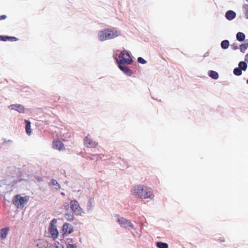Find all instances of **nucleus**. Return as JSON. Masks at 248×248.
<instances>
[{"mask_svg": "<svg viewBox=\"0 0 248 248\" xmlns=\"http://www.w3.org/2000/svg\"><path fill=\"white\" fill-rule=\"evenodd\" d=\"M53 148L59 151H62L64 149L63 143L59 140H54L52 142Z\"/></svg>", "mask_w": 248, "mask_h": 248, "instance_id": "obj_9", "label": "nucleus"}, {"mask_svg": "<svg viewBox=\"0 0 248 248\" xmlns=\"http://www.w3.org/2000/svg\"><path fill=\"white\" fill-rule=\"evenodd\" d=\"M0 41H1V35H0Z\"/></svg>", "mask_w": 248, "mask_h": 248, "instance_id": "obj_40", "label": "nucleus"}, {"mask_svg": "<svg viewBox=\"0 0 248 248\" xmlns=\"http://www.w3.org/2000/svg\"><path fill=\"white\" fill-rule=\"evenodd\" d=\"M57 222V219H55V218H53L50 222V224H49V227H53V226H55L54 225V223H56Z\"/></svg>", "mask_w": 248, "mask_h": 248, "instance_id": "obj_32", "label": "nucleus"}, {"mask_svg": "<svg viewBox=\"0 0 248 248\" xmlns=\"http://www.w3.org/2000/svg\"><path fill=\"white\" fill-rule=\"evenodd\" d=\"M221 241H222V242H224V240H221Z\"/></svg>", "mask_w": 248, "mask_h": 248, "instance_id": "obj_42", "label": "nucleus"}, {"mask_svg": "<svg viewBox=\"0 0 248 248\" xmlns=\"http://www.w3.org/2000/svg\"><path fill=\"white\" fill-rule=\"evenodd\" d=\"M117 217V221L122 228L127 229L130 227L132 229L134 228L133 224L129 220H128L123 217H120L119 215L115 216Z\"/></svg>", "mask_w": 248, "mask_h": 248, "instance_id": "obj_5", "label": "nucleus"}, {"mask_svg": "<svg viewBox=\"0 0 248 248\" xmlns=\"http://www.w3.org/2000/svg\"><path fill=\"white\" fill-rule=\"evenodd\" d=\"M29 200L28 196L22 197L19 195H16L13 200V203L18 208H23Z\"/></svg>", "mask_w": 248, "mask_h": 248, "instance_id": "obj_4", "label": "nucleus"}, {"mask_svg": "<svg viewBox=\"0 0 248 248\" xmlns=\"http://www.w3.org/2000/svg\"><path fill=\"white\" fill-rule=\"evenodd\" d=\"M49 186H54V187L52 188V190H58L61 188L60 185L54 179L51 180L50 182L49 183Z\"/></svg>", "mask_w": 248, "mask_h": 248, "instance_id": "obj_14", "label": "nucleus"}, {"mask_svg": "<svg viewBox=\"0 0 248 248\" xmlns=\"http://www.w3.org/2000/svg\"><path fill=\"white\" fill-rule=\"evenodd\" d=\"M233 73L236 76H240L242 74V71L238 67L233 69Z\"/></svg>", "mask_w": 248, "mask_h": 248, "instance_id": "obj_24", "label": "nucleus"}, {"mask_svg": "<svg viewBox=\"0 0 248 248\" xmlns=\"http://www.w3.org/2000/svg\"><path fill=\"white\" fill-rule=\"evenodd\" d=\"M9 108H10L12 110L17 111L18 112L20 113H25L24 107L21 104H12L9 106Z\"/></svg>", "mask_w": 248, "mask_h": 248, "instance_id": "obj_8", "label": "nucleus"}, {"mask_svg": "<svg viewBox=\"0 0 248 248\" xmlns=\"http://www.w3.org/2000/svg\"><path fill=\"white\" fill-rule=\"evenodd\" d=\"M6 18V16L3 15L0 16V20L5 19Z\"/></svg>", "mask_w": 248, "mask_h": 248, "instance_id": "obj_35", "label": "nucleus"}, {"mask_svg": "<svg viewBox=\"0 0 248 248\" xmlns=\"http://www.w3.org/2000/svg\"><path fill=\"white\" fill-rule=\"evenodd\" d=\"M93 205H92V199H90L87 202V210L88 212H89L92 210Z\"/></svg>", "mask_w": 248, "mask_h": 248, "instance_id": "obj_26", "label": "nucleus"}, {"mask_svg": "<svg viewBox=\"0 0 248 248\" xmlns=\"http://www.w3.org/2000/svg\"><path fill=\"white\" fill-rule=\"evenodd\" d=\"M244 62H248V53H247L246 55H245V61Z\"/></svg>", "mask_w": 248, "mask_h": 248, "instance_id": "obj_37", "label": "nucleus"}, {"mask_svg": "<svg viewBox=\"0 0 248 248\" xmlns=\"http://www.w3.org/2000/svg\"><path fill=\"white\" fill-rule=\"evenodd\" d=\"M236 38L238 41L241 42L245 41L246 35L243 32H238L236 34Z\"/></svg>", "mask_w": 248, "mask_h": 248, "instance_id": "obj_17", "label": "nucleus"}, {"mask_svg": "<svg viewBox=\"0 0 248 248\" xmlns=\"http://www.w3.org/2000/svg\"><path fill=\"white\" fill-rule=\"evenodd\" d=\"M232 49L233 50H236L238 49V45L236 43H233L231 45Z\"/></svg>", "mask_w": 248, "mask_h": 248, "instance_id": "obj_30", "label": "nucleus"}, {"mask_svg": "<svg viewBox=\"0 0 248 248\" xmlns=\"http://www.w3.org/2000/svg\"><path fill=\"white\" fill-rule=\"evenodd\" d=\"M230 46V42L228 40H224L221 42L220 46L223 49H227Z\"/></svg>", "mask_w": 248, "mask_h": 248, "instance_id": "obj_20", "label": "nucleus"}, {"mask_svg": "<svg viewBox=\"0 0 248 248\" xmlns=\"http://www.w3.org/2000/svg\"><path fill=\"white\" fill-rule=\"evenodd\" d=\"M70 208L73 213L76 215H81L82 212V208L80 207L78 202L76 200H72L70 202Z\"/></svg>", "mask_w": 248, "mask_h": 248, "instance_id": "obj_6", "label": "nucleus"}, {"mask_svg": "<svg viewBox=\"0 0 248 248\" xmlns=\"http://www.w3.org/2000/svg\"><path fill=\"white\" fill-rule=\"evenodd\" d=\"M248 48V46L247 44H245V43L241 44L239 46L240 51L243 53L245 52Z\"/></svg>", "mask_w": 248, "mask_h": 248, "instance_id": "obj_25", "label": "nucleus"}, {"mask_svg": "<svg viewBox=\"0 0 248 248\" xmlns=\"http://www.w3.org/2000/svg\"><path fill=\"white\" fill-rule=\"evenodd\" d=\"M238 67L242 70L245 71L248 67V64L246 62L241 61L238 63Z\"/></svg>", "mask_w": 248, "mask_h": 248, "instance_id": "obj_19", "label": "nucleus"}, {"mask_svg": "<svg viewBox=\"0 0 248 248\" xmlns=\"http://www.w3.org/2000/svg\"><path fill=\"white\" fill-rule=\"evenodd\" d=\"M63 206L67 209L69 208V204L68 203L65 202L63 204Z\"/></svg>", "mask_w": 248, "mask_h": 248, "instance_id": "obj_36", "label": "nucleus"}, {"mask_svg": "<svg viewBox=\"0 0 248 248\" xmlns=\"http://www.w3.org/2000/svg\"><path fill=\"white\" fill-rule=\"evenodd\" d=\"M74 241L72 238H67L65 241L66 246H68V244H74Z\"/></svg>", "mask_w": 248, "mask_h": 248, "instance_id": "obj_29", "label": "nucleus"}, {"mask_svg": "<svg viewBox=\"0 0 248 248\" xmlns=\"http://www.w3.org/2000/svg\"><path fill=\"white\" fill-rule=\"evenodd\" d=\"M242 9L246 19H248V4H244L242 6Z\"/></svg>", "mask_w": 248, "mask_h": 248, "instance_id": "obj_22", "label": "nucleus"}, {"mask_svg": "<svg viewBox=\"0 0 248 248\" xmlns=\"http://www.w3.org/2000/svg\"><path fill=\"white\" fill-rule=\"evenodd\" d=\"M156 247L158 248H168L169 245L167 243L162 242H157Z\"/></svg>", "mask_w": 248, "mask_h": 248, "instance_id": "obj_23", "label": "nucleus"}, {"mask_svg": "<svg viewBox=\"0 0 248 248\" xmlns=\"http://www.w3.org/2000/svg\"><path fill=\"white\" fill-rule=\"evenodd\" d=\"M73 226L71 224L68 223H65L63 224L62 226V231L64 234L66 233L70 234L73 232Z\"/></svg>", "mask_w": 248, "mask_h": 248, "instance_id": "obj_10", "label": "nucleus"}, {"mask_svg": "<svg viewBox=\"0 0 248 248\" xmlns=\"http://www.w3.org/2000/svg\"><path fill=\"white\" fill-rule=\"evenodd\" d=\"M131 193L132 195L140 199H153L154 197L151 188L141 185L133 186Z\"/></svg>", "mask_w": 248, "mask_h": 248, "instance_id": "obj_2", "label": "nucleus"}, {"mask_svg": "<svg viewBox=\"0 0 248 248\" xmlns=\"http://www.w3.org/2000/svg\"><path fill=\"white\" fill-rule=\"evenodd\" d=\"M9 231V227H5L2 228L0 230V239L3 240L5 239L8 234V232Z\"/></svg>", "mask_w": 248, "mask_h": 248, "instance_id": "obj_13", "label": "nucleus"}, {"mask_svg": "<svg viewBox=\"0 0 248 248\" xmlns=\"http://www.w3.org/2000/svg\"><path fill=\"white\" fill-rule=\"evenodd\" d=\"M137 62H138V63L142 64H144L147 63V62L141 57H139L138 58Z\"/></svg>", "mask_w": 248, "mask_h": 248, "instance_id": "obj_28", "label": "nucleus"}, {"mask_svg": "<svg viewBox=\"0 0 248 248\" xmlns=\"http://www.w3.org/2000/svg\"><path fill=\"white\" fill-rule=\"evenodd\" d=\"M236 13L231 10L227 11L225 15V18L229 21L232 20L236 17Z\"/></svg>", "mask_w": 248, "mask_h": 248, "instance_id": "obj_11", "label": "nucleus"}, {"mask_svg": "<svg viewBox=\"0 0 248 248\" xmlns=\"http://www.w3.org/2000/svg\"><path fill=\"white\" fill-rule=\"evenodd\" d=\"M7 38H8V36H7V35H1V41H8Z\"/></svg>", "mask_w": 248, "mask_h": 248, "instance_id": "obj_34", "label": "nucleus"}, {"mask_svg": "<svg viewBox=\"0 0 248 248\" xmlns=\"http://www.w3.org/2000/svg\"><path fill=\"white\" fill-rule=\"evenodd\" d=\"M246 83H247V84H248V79L247 80V81H246Z\"/></svg>", "mask_w": 248, "mask_h": 248, "instance_id": "obj_41", "label": "nucleus"}, {"mask_svg": "<svg viewBox=\"0 0 248 248\" xmlns=\"http://www.w3.org/2000/svg\"><path fill=\"white\" fill-rule=\"evenodd\" d=\"M7 40L10 41H16L18 39L16 37L8 36Z\"/></svg>", "mask_w": 248, "mask_h": 248, "instance_id": "obj_31", "label": "nucleus"}, {"mask_svg": "<svg viewBox=\"0 0 248 248\" xmlns=\"http://www.w3.org/2000/svg\"><path fill=\"white\" fill-rule=\"evenodd\" d=\"M246 0L248 2V0Z\"/></svg>", "mask_w": 248, "mask_h": 248, "instance_id": "obj_43", "label": "nucleus"}, {"mask_svg": "<svg viewBox=\"0 0 248 248\" xmlns=\"http://www.w3.org/2000/svg\"><path fill=\"white\" fill-rule=\"evenodd\" d=\"M66 248H77L75 244H68V246H66Z\"/></svg>", "mask_w": 248, "mask_h": 248, "instance_id": "obj_33", "label": "nucleus"}, {"mask_svg": "<svg viewBox=\"0 0 248 248\" xmlns=\"http://www.w3.org/2000/svg\"><path fill=\"white\" fill-rule=\"evenodd\" d=\"M25 123L26 124L25 130L26 132L28 135H30L31 133V123L30 121L27 120H25Z\"/></svg>", "mask_w": 248, "mask_h": 248, "instance_id": "obj_16", "label": "nucleus"}, {"mask_svg": "<svg viewBox=\"0 0 248 248\" xmlns=\"http://www.w3.org/2000/svg\"><path fill=\"white\" fill-rule=\"evenodd\" d=\"M73 213H71L70 211L67 212L64 215L65 218L68 221H71L74 219Z\"/></svg>", "mask_w": 248, "mask_h": 248, "instance_id": "obj_21", "label": "nucleus"}, {"mask_svg": "<svg viewBox=\"0 0 248 248\" xmlns=\"http://www.w3.org/2000/svg\"><path fill=\"white\" fill-rule=\"evenodd\" d=\"M61 194L62 195V196H64V195H65V194H64V193H63V192H61Z\"/></svg>", "mask_w": 248, "mask_h": 248, "instance_id": "obj_39", "label": "nucleus"}, {"mask_svg": "<svg viewBox=\"0 0 248 248\" xmlns=\"http://www.w3.org/2000/svg\"><path fill=\"white\" fill-rule=\"evenodd\" d=\"M84 145L87 148H94L98 144V143L95 141H93L91 138L89 137V135L85 138L84 140Z\"/></svg>", "mask_w": 248, "mask_h": 248, "instance_id": "obj_7", "label": "nucleus"}, {"mask_svg": "<svg viewBox=\"0 0 248 248\" xmlns=\"http://www.w3.org/2000/svg\"><path fill=\"white\" fill-rule=\"evenodd\" d=\"M208 75L213 79H217L219 77L218 73L213 70H209L208 72Z\"/></svg>", "mask_w": 248, "mask_h": 248, "instance_id": "obj_18", "label": "nucleus"}, {"mask_svg": "<svg viewBox=\"0 0 248 248\" xmlns=\"http://www.w3.org/2000/svg\"><path fill=\"white\" fill-rule=\"evenodd\" d=\"M52 248H64V246L60 243L59 242H55L54 245L52 247Z\"/></svg>", "mask_w": 248, "mask_h": 248, "instance_id": "obj_27", "label": "nucleus"}, {"mask_svg": "<svg viewBox=\"0 0 248 248\" xmlns=\"http://www.w3.org/2000/svg\"><path fill=\"white\" fill-rule=\"evenodd\" d=\"M121 35V31H118L116 28L111 27L101 30L98 32L97 37L98 40L103 42L108 40H111Z\"/></svg>", "mask_w": 248, "mask_h": 248, "instance_id": "obj_3", "label": "nucleus"}, {"mask_svg": "<svg viewBox=\"0 0 248 248\" xmlns=\"http://www.w3.org/2000/svg\"><path fill=\"white\" fill-rule=\"evenodd\" d=\"M49 231L51 235V237L55 239L58 236L59 232L56 226L49 227Z\"/></svg>", "mask_w": 248, "mask_h": 248, "instance_id": "obj_12", "label": "nucleus"}, {"mask_svg": "<svg viewBox=\"0 0 248 248\" xmlns=\"http://www.w3.org/2000/svg\"><path fill=\"white\" fill-rule=\"evenodd\" d=\"M245 43V44H247L248 46V39H247V40L245 41V43Z\"/></svg>", "mask_w": 248, "mask_h": 248, "instance_id": "obj_38", "label": "nucleus"}, {"mask_svg": "<svg viewBox=\"0 0 248 248\" xmlns=\"http://www.w3.org/2000/svg\"><path fill=\"white\" fill-rule=\"evenodd\" d=\"M117 62L118 68L126 76H131L132 71L126 64H131L133 60L130 53L126 50L122 51L119 55V59L114 57Z\"/></svg>", "mask_w": 248, "mask_h": 248, "instance_id": "obj_1", "label": "nucleus"}, {"mask_svg": "<svg viewBox=\"0 0 248 248\" xmlns=\"http://www.w3.org/2000/svg\"><path fill=\"white\" fill-rule=\"evenodd\" d=\"M36 246L38 248H46L48 247V243L44 240L39 239L36 241Z\"/></svg>", "mask_w": 248, "mask_h": 248, "instance_id": "obj_15", "label": "nucleus"}]
</instances>
